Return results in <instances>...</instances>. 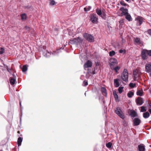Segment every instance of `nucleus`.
I'll return each instance as SVG.
<instances>
[{"label": "nucleus", "instance_id": "0e129e2a", "mask_svg": "<svg viewBox=\"0 0 151 151\" xmlns=\"http://www.w3.org/2000/svg\"><path fill=\"white\" fill-rule=\"evenodd\" d=\"M7 70H8V71H9V70H8V69H7Z\"/></svg>", "mask_w": 151, "mask_h": 151}, {"label": "nucleus", "instance_id": "2f4dec72", "mask_svg": "<svg viewBox=\"0 0 151 151\" xmlns=\"http://www.w3.org/2000/svg\"><path fill=\"white\" fill-rule=\"evenodd\" d=\"M91 8V7L90 6H86L84 8V10L86 12L89 11Z\"/></svg>", "mask_w": 151, "mask_h": 151}, {"label": "nucleus", "instance_id": "c756f323", "mask_svg": "<svg viewBox=\"0 0 151 151\" xmlns=\"http://www.w3.org/2000/svg\"><path fill=\"white\" fill-rule=\"evenodd\" d=\"M21 19L23 20H25L27 19V16L25 13H23L21 15Z\"/></svg>", "mask_w": 151, "mask_h": 151}, {"label": "nucleus", "instance_id": "412c9836", "mask_svg": "<svg viewBox=\"0 0 151 151\" xmlns=\"http://www.w3.org/2000/svg\"><path fill=\"white\" fill-rule=\"evenodd\" d=\"M150 116V114L148 111L145 112L143 114V116L145 119L148 118Z\"/></svg>", "mask_w": 151, "mask_h": 151}, {"label": "nucleus", "instance_id": "5fc2aeb1", "mask_svg": "<svg viewBox=\"0 0 151 151\" xmlns=\"http://www.w3.org/2000/svg\"><path fill=\"white\" fill-rule=\"evenodd\" d=\"M149 111L150 113V114H151V108L150 109L148 110Z\"/></svg>", "mask_w": 151, "mask_h": 151}, {"label": "nucleus", "instance_id": "79ce46f5", "mask_svg": "<svg viewBox=\"0 0 151 151\" xmlns=\"http://www.w3.org/2000/svg\"><path fill=\"white\" fill-rule=\"evenodd\" d=\"M50 4L51 5L53 6L55 5V0H50Z\"/></svg>", "mask_w": 151, "mask_h": 151}, {"label": "nucleus", "instance_id": "864d4df0", "mask_svg": "<svg viewBox=\"0 0 151 151\" xmlns=\"http://www.w3.org/2000/svg\"><path fill=\"white\" fill-rule=\"evenodd\" d=\"M92 74L93 75V74H95V70H94L92 72Z\"/></svg>", "mask_w": 151, "mask_h": 151}, {"label": "nucleus", "instance_id": "c85d7f7f", "mask_svg": "<svg viewBox=\"0 0 151 151\" xmlns=\"http://www.w3.org/2000/svg\"><path fill=\"white\" fill-rule=\"evenodd\" d=\"M134 93L131 91H129L127 93V96L128 97L131 98L134 95Z\"/></svg>", "mask_w": 151, "mask_h": 151}, {"label": "nucleus", "instance_id": "6e6552de", "mask_svg": "<svg viewBox=\"0 0 151 151\" xmlns=\"http://www.w3.org/2000/svg\"><path fill=\"white\" fill-rule=\"evenodd\" d=\"M110 62V66L111 68V66H113V67H114L117 63V60L115 58H111Z\"/></svg>", "mask_w": 151, "mask_h": 151}, {"label": "nucleus", "instance_id": "4468645a", "mask_svg": "<svg viewBox=\"0 0 151 151\" xmlns=\"http://www.w3.org/2000/svg\"><path fill=\"white\" fill-rule=\"evenodd\" d=\"M138 148L139 151H145V146L142 144H140L138 145Z\"/></svg>", "mask_w": 151, "mask_h": 151}, {"label": "nucleus", "instance_id": "4c0bfd02", "mask_svg": "<svg viewBox=\"0 0 151 151\" xmlns=\"http://www.w3.org/2000/svg\"><path fill=\"white\" fill-rule=\"evenodd\" d=\"M129 86L131 88H133L135 86L136 84L135 83H130L129 84Z\"/></svg>", "mask_w": 151, "mask_h": 151}, {"label": "nucleus", "instance_id": "bb28decb", "mask_svg": "<svg viewBox=\"0 0 151 151\" xmlns=\"http://www.w3.org/2000/svg\"><path fill=\"white\" fill-rule=\"evenodd\" d=\"M125 16L126 19L128 20V21H130L131 20L132 18L130 14H129V13L126 14Z\"/></svg>", "mask_w": 151, "mask_h": 151}, {"label": "nucleus", "instance_id": "423d86ee", "mask_svg": "<svg viewBox=\"0 0 151 151\" xmlns=\"http://www.w3.org/2000/svg\"><path fill=\"white\" fill-rule=\"evenodd\" d=\"M90 20L93 24L97 23L98 22V18L96 14H92L89 16Z\"/></svg>", "mask_w": 151, "mask_h": 151}, {"label": "nucleus", "instance_id": "37998d69", "mask_svg": "<svg viewBox=\"0 0 151 151\" xmlns=\"http://www.w3.org/2000/svg\"><path fill=\"white\" fill-rule=\"evenodd\" d=\"M25 29L28 31H29L31 29V28L29 27L26 26L24 27Z\"/></svg>", "mask_w": 151, "mask_h": 151}, {"label": "nucleus", "instance_id": "72a5a7b5", "mask_svg": "<svg viewBox=\"0 0 151 151\" xmlns=\"http://www.w3.org/2000/svg\"><path fill=\"white\" fill-rule=\"evenodd\" d=\"M115 53V52L113 50L110 51L109 53V55L111 57L113 56V55H114Z\"/></svg>", "mask_w": 151, "mask_h": 151}, {"label": "nucleus", "instance_id": "603ef678", "mask_svg": "<svg viewBox=\"0 0 151 151\" xmlns=\"http://www.w3.org/2000/svg\"><path fill=\"white\" fill-rule=\"evenodd\" d=\"M19 105H20V107H21V110H22V107L21 103L20 101V102H19Z\"/></svg>", "mask_w": 151, "mask_h": 151}, {"label": "nucleus", "instance_id": "0eeeda50", "mask_svg": "<svg viewBox=\"0 0 151 151\" xmlns=\"http://www.w3.org/2000/svg\"><path fill=\"white\" fill-rule=\"evenodd\" d=\"M44 50H42L43 55V56L46 58H49L51 55V53L49 52L47 50H45L46 49V46H43V47Z\"/></svg>", "mask_w": 151, "mask_h": 151}, {"label": "nucleus", "instance_id": "a211bd4d", "mask_svg": "<svg viewBox=\"0 0 151 151\" xmlns=\"http://www.w3.org/2000/svg\"><path fill=\"white\" fill-rule=\"evenodd\" d=\"M130 115L132 117L137 116V112L134 110H131Z\"/></svg>", "mask_w": 151, "mask_h": 151}, {"label": "nucleus", "instance_id": "e2e57ef3", "mask_svg": "<svg viewBox=\"0 0 151 151\" xmlns=\"http://www.w3.org/2000/svg\"><path fill=\"white\" fill-rule=\"evenodd\" d=\"M150 76L151 77V72L150 73Z\"/></svg>", "mask_w": 151, "mask_h": 151}, {"label": "nucleus", "instance_id": "a18cd8bd", "mask_svg": "<svg viewBox=\"0 0 151 151\" xmlns=\"http://www.w3.org/2000/svg\"><path fill=\"white\" fill-rule=\"evenodd\" d=\"M124 52H125V51L124 50L121 49L119 51V53H122Z\"/></svg>", "mask_w": 151, "mask_h": 151}, {"label": "nucleus", "instance_id": "cd10ccee", "mask_svg": "<svg viewBox=\"0 0 151 151\" xmlns=\"http://www.w3.org/2000/svg\"><path fill=\"white\" fill-rule=\"evenodd\" d=\"M101 92L102 93H104L105 94V96H106L107 95V93L106 91V88L104 87L101 88Z\"/></svg>", "mask_w": 151, "mask_h": 151}, {"label": "nucleus", "instance_id": "c03bdc74", "mask_svg": "<svg viewBox=\"0 0 151 151\" xmlns=\"http://www.w3.org/2000/svg\"><path fill=\"white\" fill-rule=\"evenodd\" d=\"M83 83L84 84V86H86L88 84V82L87 81H83Z\"/></svg>", "mask_w": 151, "mask_h": 151}, {"label": "nucleus", "instance_id": "49530a36", "mask_svg": "<svg viewBox=\"0 0 151 151\" xmlns=\"http://www.w3.org/2000/svg\"><path fill=\"white\" fill-rule=\"evenodd\" d=\"M126 8H124L123 7H122L120 8V10L122 12L124 11Z\"/></svg>", "mask_w": 151, "mask_h": 151}, {"label": "nucleus", "instance_id": "7ed1b4c3", "mask_svg": "<svg viewBox=\"0 0 151 151\" xmlns=\"http://www.w3.org/2000/svg\"><path fill=\"white\" fill-rule=\"evenodd\" d=\"M115 112V113L120 118L122 119H124V116L123 114L122 111L120 107H116V108Z\"/></svg>", "mask_w": 151, "mask_h": 151}, {"label": "nucleus", "instance_id": "69168bd1", "mask_svg": "<svg viewBox=\"0 0 151 151\" xmlns=\"http://www.w3.org/2000/svg\"><path fill=\"white\" fill-rule=\"evenodd\" d=\"M7 70H8V71H9V70H8V69H7Z\"/></svg>", "mask_w": 151, "mask_h": 151}, {"label": "nucleus", "instance_id": "a878e982", "mask_svg": "<svg viewBox=\"0 0 151 151\" xmlns=\"http://www.w3.org/2000/svg\"><path fill=\"white\" fill-rule=\"evenodd\" d=\"M96 13L99 16H101L102 13L101 10L99 9H96Z\"/></svg>", "mask_w": 151, "mask_h": 151}, {"label": "nucleus", "instance_id": "338daca9", "mask_svg": "<svg viewBox=\"0 0 151 151\" xmlns=\"http://www.w3.org/2000/svg\"><path fill=\"white\" fill-rule=\"evenodd\" d=\"M149 106H151V105H150Z\"/></svg>", "mask_w": 151, "mask_h": 151}, {"label": "nucleus", "instance_id": "9d476101", "mask_svg": "<svg viewBox=\"0 0 151 151\" xmlns=\"http://www.w3.org/2000/svg\"><path fill=\"white\" fill-rule=\"evenodd\" d=\"M136 102L137 105L138 106L141 105L144 102L143 98L141 97H138L136 99Z\"/></svg>", "mask_w": 151, "mask_h": 151}, {"label": "nucleus", "instance_id": "20e7f679", "mask_svg": "<svg viewBox=\"0 0 151 151\" xmlns=\"http://www.w3.org/2000/svg\"><path fill=\"white\" fill-rule=\"evenodd\" d=\"M122 79L124 81L127 82L128 81V73L127 69H124L123 73L122 74Z\"/></svg>", "mask_w": 151, "mask_h": 151}, {"label": "nucleus", "instance_id": "c9c22d12", "mask_svg": "<svg viewBox=\"0 0 151 151\" xmlns=\"http://www.w3.org/2000/svg\"><path fill=\"white\" fill-rule=\"evenodd\" d=\"M124 88L123 87H120L118 89V91H119V93L121 94L123 91V90Z\"/></svg>", "mask_w": 151, "mask_h": 151}, {"label": "nucleus", "instance_id": "ea45409f", "mask_svg": "<svg viewBox=\"0 0 151 151\" xmlns=\"http://www.w3.org/2000/svg\"><path fill=\"white\" fill-rule=\"evenodd\" d=\"M103 19H105L106 18V14L105 13H103L101 14V16H100Z\"/></svg>", "mask_w": 151, "mask_h": 151}, {"label": "nucleus", "instance_id": "58836bf2", "mask_svg": "<svg viewBox=\"0 0 151 151\" xmlns=\"http://www.w3.org/2000/svg\"><path fill=\"white\" fill-rule=\"evenodd\" d=\"M141 112H146V110L144 106H142L141 107Z\"/></svg>", "mask_w": 151, "mask_h": 151}, {"label": "nucleus", "instance_id": "052dcab7", "mask_svg": "<svg viewBox=\"0 0 151 151\" xmlns=\"http://www.w3.org/2000/svg\"><path fill=\"white\" fill-rule=\"evenodd\" d=\"M17 133H20V131H18Z\"/></svg>", "mask_w": 151, "mask_h": 151}, {"label": "nucleus", "instance_id": "13d9d810", "mask_svg": "<svg viewBox=\"0 0 151 151\" xmlns=\"http://www.w3.org/2000/svg\"><path fill=\"white\" fill-rule=\"evenodd\" d=\"M130 0H125L127 2H128Z\"/></svg>", "mask_w": 151, "mask_h": 151}, {"label": "nucleus", "instance_id": "dca6fc26", "mask_svg": "<svg viewBox=\"0 0 151 151\" xmlns=\"http://www.w3.org/2000/svg\"><path fill=\"white\" fill-rule=\"evenodd\" d=\"M60 50L58 49L55 51H53L52 52H51V55L52 56H58L60 52Z\"/></svg>", "mask_w": 151, "mask_h": 151}, {"label": "nucleus", "instance_id": "e433bc0d", "mask_svg": "<svg viewBox=\"0 0 151 151\" xmlns=\"http://www.w3.org/2000/svg\"><path fill=\"white\" fill-rule=\"evenodd\" d=\"M120 4L121 5L125 6L128 5L127 4L124 3L123 1H120Z\"/></svg>", "mask_w": 151, "mask_h": 151}, {"label": "nucleus", "instance_id": "aec40b11", "mask_svg": "<svg viewBox=\"0 0 151 151\" xmlns=\"http://www.w3.org/2000/svg\"><path fill=\"white\" fill-rule=\"evenodd\" d=\"M114 85L116 87H118L119 86V82L118 79H115L114 80Z\"/></svg>", "mask_w": 151, "mask_h": 151}, {"label": "nucleus", "instance_id": "39448f33", "mask_svg": "<svg viewBox=\"0 0 151 151\" xmlns=\"http://www.w3.org/2000/svg\"><path fill=\"white\" fill-rule=\"evenodd\" d=\"M149 50L146 49H143L141 51V57L142 59L143 60H146L148 58V55Z\"/></svg>", "mask_w": 151, "mask_h": 151}, {"label": "nucleus", "instance_id": "de8ad7c7", "mask_svg": "<svg viewBox=\"0 0 151 151\" xmlns=\"http://www.w3.org/2000/svg\"><path fill=\"white\" fill-rule=\"evenodd\" d=\"M148 33L151 36V29H150L147 30Z\"/></svg>", "mask_w": 151, "mask_h": 151}, {"label": "nucleus", "instance_id": "473e14b6", "mask_svg": "<svg viewBox=\"0 0 151 151\" xmlns=\"http://www.w3.org/2000/svg\"><path fill=\"white\" fill-rule=\"evenodd\" d=\"M27 70V65H24L22 68V71L23 72H26Z\"/></svg>", "mask_w": 151, "mask_h": 151}, {"label": "nucleus", "instance_id": "09e8293b", "mask_svg": "<svg viewBox=\"0 0 151 151\" xmlns=\"http://www.w3.org/2000/svg\"><path fill=\"white\" fill-rule=\"evenodd\" d=\"M20 112H21V117H20V122H21V117H22V110H20Z\"/></svg>", "mask_w": 151, "mask_h": 151}, {"label": "nucleus", "instance_id": "7c9ffc66", "mask_svg": "<svg viewBox=\"0 0 151 151\" xmlns=\"http://www.w3.org/2000/svg\"><path fill=\"white\" fill-rule=\"evenodd\" d=\"M128 11L127 9H125L124 11L121 14L122 15H125L127 14H128Z\"/></svg>", "mask_w": 151, "mask_h": 151}, {"label": "nucleus", "instance_id": "4d7b16f0", "mask_svg": "<svg viewBox=\"0 0 151 151\" xmlns=\"http://www.w3.org/2000/svg\"><path fill=\"white\" fill-rule=\"evenodd\" d=\"M150 93L151 94V88H150Z\"/></svg>", "mask_w": 151, "mask_h": 151}, {"label": "nucleus", "instance_id": "b1692460", "mask_svg": "<svg viewBox=\"0 0 151 151\" xmlns=\"http://www.w3.org/2000/svg\"><path fill=\"white\" fill-rule=\"evenodd\" d=\"M136 93L137 95L142 96L143 93V91L142 90H137Z\"/></svg>", "mask_w": 151, "mask_h": 151}, {"label": "nucleus", "instance_id": "5701e85b", "mask_svg": "<svg viewBox=\"0 0 151 151\" xmlns=\"http://www.w3.org/2000/svg\"><path fill=\"white\" fill-rule=\"evenodd\" d=\"M22 141V138L21 137H19L18 139L17 140V145L18 146L21 145Z\"/></svg>", "mask_w": 151, "mask_h": 151}, {"label": "nucleus", "instance_id": "f8f14e48", "mask_svg": "<svg viewBox=\"0 0 151 151\" xmlns=\"http://www.w3.org/2000/svg\"><path fill=\"white\" fill-rule=\"evenodd\" d=\"M92 65V63L89 60H88L84 65V69L86 70V68H88L89 67H91Z\"/></svg>", "mask_w": 151, "mask_h": 151}, {"label": "nucleus", "instance_id": "f3484780", "mask_svg": "<svg viewBox=\"0 0 151 151\" xmlns=\"http://www.w3.org/2000/svg\"><path fill=\"white\" fill-rule=\"evenodd\" d=\"M133 75V76H135L136 77L139 78L140 77V74L137 70H134Z\"/></svg>", "mask_w": 151, "mask_h": 151}, {"label": "nucleus", "instance_id": "ddd939ff", "mask_svg": "<svg viewBox=\"0 0 151 151\" xmlns=\"http://www.w3.org/2000/svg\"><path fill=\"white\" fill-rule=\"evenodd\" d=\"M145 70L148 73L151 72V65L150 64H146L145 67Z\"/></svg>", "mask_w": 151, "mask_h": 151}, {"label": "nucleus", "instance_id": "6ab92c4d", "mask_svg": "<svg viewBox=\"0 0 151 151\" xmlns=\"http://www.w3.org/2000/svg\"><path fill=\"white\" fill-rule=\"evenodd\" d=\"M120 69V67L119 66H117L115 67V66L113 67V66H111V69L112 70H114L115 72L116 73H118V70H119Z\"/></svg>", "mask_w": 151, "mask_h": 151}, {"label": "nucleus", "instance_id": "a19ab883", "mask_svg": "<svg viewBox=\"0 0 151 151\" xmlns=\"http://www.w3.org/2000/svg\"><path fill=\"white\" fill-rule=\"evenodd\" d=\"M5 52L4 49L3 47L1 48V50L0 51V54H2L3 53Z\"/></svg>", "mask_w": 151, "mask_h": 151}, {"label": "nucleus", "instance_id": "f257e3e1", "mask_svg": "<svg viewBox=\"0 0 151 151\" xmlns=\"http://www.w3.org/2000/svg\"><path fill=\"white\" fill-rule=\"evenodd\" d=\"M83 40L80 37L76 38L70 39L68 42V44L75 45H79L80 46L82 45Z\"/></svg>", "mask_w": 151, "mask_h": 151}, {"label": "nucleus", "instance_id": "393cba45", "mask_svg": "<svg viewBox=\"0 0 151 151\" xmlns=\"http://www.w3.org/2000/svg\"><path fill=\"white\" fill-rule=\"evenodd\" d=\"M16 79L14 78H11L10 79V83L11 84L13 85L15 84Z\"/></svg>", "mask_w": 151, "mask_h": 151}, {"label": "nucleus", "instance_id": "f704fd0d", "mask_svg": "<svg viewBox=\"0 0 151 151\" xmlns=\"http://www.w3.org/2000/svg\"><path fill=\"white\" fill-rule=\"evenodd\" d=\"M106 145L107 147L109 148H111V147L112 145V143L111 142H109L108 143H106Z\"/></svg>", "mask_w": 151, "mask_h": 151}, {"label": "nucleus", "instance_id": "8fccbe9b", "mask_svg": "<svg viewBox=\"0 0 151 151\" xmlns=\"http://www.w3.org/2000/svg\"><path fill=\"white\" fill-rule=\"evenodd\" d=\"M148 55L151 56V50H149Z\"/></svg>", "mask_w": 151, "mask_h": 151}, {"label": "nucleus", "instance_id": "3c124183", "mask_svg": "<svg viewBox=\"0 0 151 151\" xmlns=\"http://www.w3.org/2000/svg\"><path fill=\"white\" fill-rule=\"evenodd\" d=\"M137 78H138V77H136L133 76V79H134V81H136Z\"/></svg>", "mask_w": 151, "mask_h": 151}, {"label": "nucleus", "instance_id": "f03ea898", "mask_svg": "<svg viewBox=\"0 0 151 151\" xmlns=\"http://www.w3.org/2000/svg\"><path fill=\"white\" fill-rule=\"evenodd\" d=\"M85 38L88 42H92L94 41L93 36L90 34L87 33H85L83 35Z\"/></svg>", "mask_w": 151, "mask_h": 151}, {"label": "nucleus", "instance_id": "2eb2a0df", "mask_svg": "<svg viewBox=\"0 0 151 151\" xmlns=\"http://www.w3.org/2000/svg\"><path fill=\"white\" fill-rule=\"evenodd\" d=\"M113 94L115 99L116 101L117 102L119 101V97L116 91H113Z\"/></svg>", "mask_w": 151, "mask_h": 151}, {"label": "nucleus", "instance_id": "6e6d98bb", "mask_svg": "<svg viewBox=\"0 0 151 151\" xmlns=\"http://www.w3.org/2000/svg\"><path fill=\"white\" fill-rule=\"evenodd\" d=\"M124 126H126L127 125V124L126 123H125L124 124Z\"/></svg>", "mask_w": 151, "mask_h": 151}, {"label": "nucleus", "instance_id": "680f3d73", "mask_svg": "<svg viewBox=\"0 0 151 151\" xmlns=\"http://www.w3.org/2000/svg\"><path fill=\"white\" fill-rule=\"evenodd\" d=\"M13 76L14 77H16L15 76L14 74H13Z\"/></svg>", "mask_w": 151, "mask_h": 151}, {"label": "nucleus", "instance_id": "1a4fd4ad", "mask_svg": "<svg viewBox=\"0 0 151 151\" xmlns=\"http://www.w3.org/2000/svg\"><path fill=\"white\" fill-rule=\"evenodd\" d=\"M133 124L134 126H137L139 124L141 120L138 118H135L133 120Z\"/></svg>", "mask_w": 151, "mask_h": 151}, {"label": "nucleus", "instance_id": "bf43d9fd", "mask_svg": "<svg viewBox=\"0 0 151 151\" xmlns=\"http://www.w3.org/2000/svg\"><path fill=\"white\" fill-rule=\"evenodd\" d=\"M84 94H85V96H86V92Z\"/></svg>", "mask_w": 151, "mask_h": 151}, {"label": "nucleus", "instance_id": "9b49d317", "mask_svg": "<svg viewBox=\"0 0 151 151\" xmlns=\"http://www.w3.org/2000/svg\"><path fill=\"white\" fill-rule=\"evenodd\" d=\"M136 20L137 22V26H140L142 24L143 21L142 17L138 16L136 18Z\"/></svg>", "mask_w": 151, "mask_h": 151}, {"label": "nucleus", "instance_id": "4be33fe9", "mask_svg": "<svg viewBox=\"0 0 151 151\" xmlns=\"http://www.w3.org/2000/svg\"><path fill=\"white\" fill-rule=\"evenodd\" d=\"M134 41L135 43L137 44H140L141 42L140 41V39L138 37H136L134 38Z\"/></svg>", "mask_w": 151, "mask_h": 151}]
</instances>
